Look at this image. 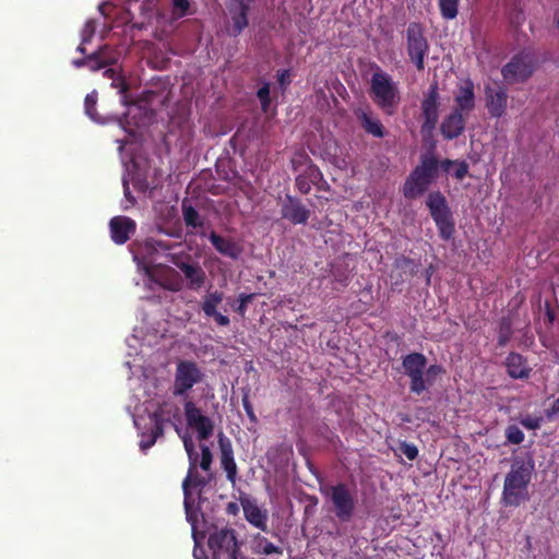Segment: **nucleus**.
Segmentation results:
<instances>
[{
  "label": "nucleus",
  "instance_id": "nucleus-1",
  "mask_svg": "<svg viewBox=\"0 0 559 559\" xmlns=\"http://www.w3.org/2000/svg\"><path fill=\"white\" fill-rule=\"evenodd\" d=\"M535 468L531 456H516L511 463L503 483L501 502L506 507H519L530 500L528 485Z\"/></svg>",
  "mask_w": 559,
  "mask_h": 559
},
{
  "label": "nucleus",
  "instance_id": "nucleus-2",
  "mask_svg": "<svg viewBox=\"0 0 559 559\" xmlns=\"http://www.w3.org/2000/svg\"><path fill=\"white\" fill-rule=\"evenodd\" d=\"M435 143L420 155L419 164L407 176L402 193L407 200H416L428 191L439 175V159L435 154Z\"/></svg>",
  "mask_w": 559,
  "mask_h": 559
},
{
  "label": "nucleus",
  "instance_id": "nucleus-3",
  "mask_svg": "<svg viewBox=\"0 0 559 559\" xmlns=\"http://www.w3.org/2000/svg\"><path fill=\"white\" fill-rule=\"evenodd\" d=\"M370 93L376 105L388 115H394L401 102L399 82L379 67L370 80Z\"/></svg>",
  "mask_w": 559,
  "mask_h": 559
},
{
  "label": "nucleus",
  "instance_id": "nucleus-4",
  "mask_svg": "<svg viewBox=\"0 0 559 559\" xmlns=\"http://www.w3.org/2000/svg\"><path fill=\"white\" fill-rule=\"evenodd\" d=\"M426 205L443 240H450L455 231L452 212L445 197L440 191H432L426 199Z\"/></svg>",
  "mask_w": 559,
  "mask_h": 559
},
{
  "label": "nucleus",
  "instance_id": "nucleus-5",
  "mask_svg": "<svg viewBox=\"0 0 559 559\" xmlns=\"http://www.w3.org/2000/svg\"><path fill=\"white\" fill-rule=\"evenodd\" d=\"M323 493L330 499L333 512L341 523L349 522L356 510L355 492L345 483L330 486Z\"/></svg>",
  "mask_w": 559,
  "mask_h": 559
},
{
  "label": "nucleus",
  "instance_id": "nucleus-6",
  "mask_svg": "<svg viewBox=\"0 0 559 559\" xmlns=\"http://www.w3.org/2000/svg\"><path fill=\"white\" fill-rule=\"evenodd\" d=\"M406 48L412 62L417 70H424L425 58L429 52V44L424 34V27L418 22H411L406 28Z\"/></svg>",
  "mask_w": 559,
  "mask_h": 559
},
{
  "label": "nucleus",
  "instance_id": "nucleus-7",
  "mask_svg": "<svg viewBox=\"0 0 559 559\" xmlns=\"http://www.w3.org/2000/svg\"><path fill=\"white\" fill-rule=\"evenodd\" d=\"M203 372L193 360H179L176 365L173 394L185 396L198 383L203 380Z\"/></svg>",
  "mask_w": 559,
  "mask_h": 559
},
{
  "label": "nucleus",
  "instance_id": "nucleus-8",
  "mask_svg": "<svg viewBox=\"0 0 559 559\" xmlns=\"http://www.w3.org/2000/svg\"><path fill=\"white\" fill-rule=\"evenodd\" d=\"M207 545L214 559H238V543L233 528L215 530L210 534Z\"/></svg>",
  "mask_w": 559,
  "mask_h": 559
},
{
  "label": "nucleus",
  "instance_id": "nucleus-9",
  "mask_svg": "<svg viewBox=\"0 0 559 559\" xmlns=\"http://www.w3.org/2000/svg\"><path fill=\"white\" fill-rule=\"evenodd\" d=\"M427 362V357L417 352L407 354L402 358L404 373L409 378V391L418 396L425 392L424 371Z\"/></svg>",
  "mask_w": 559,
  "mask_h": 559
},
{
  "label": "nucleus",
  "instance_id": "nucleus-10",
  "mask_svg": "<svg viewBox=\"0 0 559 559\" xmlns=\"http://www.w3.org/2000/svg\"><path fill=\"white\" fill-rule=\"evenodd\" d=\"M536 66L537 61L533 53L521 52L502 68V76L509 83L523 82L533 74Z\"/></svg>",
  "mask_w": 559,
  "mask_h": 559
},
{
  "label": "nucleus",
  "instance_id": "nucleus-11",
  "mask_svg": "<svg viewBox=\"0 0 559 559\" xmlns=\"http://www.w3.org/2000/svg\"><path fill=\"white\" fill-rule=\"evenodd\" d=\"M121 104L128 106V110L119 123L129 135L134 136L135 129L145 127L153 120V112L146 106L139 103L129 105L127 95L121 96Z\"/></svg>",
  "mask_w": 559,
  "mask_h": 559
},
{
  "label": "nucleus",
  "instance_id": "nucleus-12",
  "mask_svg": "<svg viewBox=\"0 0 559 559\" xmlns=\"http://www.w3.org/2000/svg\"><path fill=\"white\" fill-rule=\"evenodd\" d=\"M183 407L188 426L197 430L199 440H207L214 430L213 420L203 415L192 401H187Z\"/></svg>",
  "mask_w": 559,
  "mask_h": 559
},
{
  "label": "nucleus",
  "instance_id": "nucleus-13",
  "mask_svg": "<svg viewBox=\"0 0 559 559\" xmlns=\"http://www.w3.org/2000/svg\"><path fill=\"white\" fill-rule=\"evenodd\" d=\"M281 215L282 218L294 225H305L311 215V211L300 199L287 194L282 203Z\"/></svg>",
  "mask_w": 559,
  "mask_h": 559
},
{
  "label": "nucleus",
  "instance_id": "nucleus-14",
  "mask_svg": "<svg viewBox=\"0 0 559 559\" xmlns=\"http://www.w3.org/2000/svg\"><path fill=\"white\" fill-rule=\"evenodd\" d=\"M439 93L438 84L433 83L429 86L425 97L421 102V111L425 118L423 129L432 130L439 118Z\"/></svg>",
  "mask_w": 559,
  "mask_h": 559
},
{
  "label": "nucleus",
  "instance_id": "nucleus-15",
  "mask_svg": "<svg viewBox=\"0 0 559 559\" xmlns=\"http://www.w3.org/2000/svg\"><path fill=\"white\" fill-rule=\"evenodd\" d=\"M218 445L221 451V466L226 473V478L234 486L237 481L238 468L234 457L233 444L228 438L221 433L218 438Z\"/></svg>",
  "mask_w": 559,
  "mask_h": 559
},
{
  "label": "nucleus",
  "instance_id": "nucleus-16",
  "mask_svg": "<svg viewBox=\"0 0 559 559\" xmlns=\"http://www.w3.org/2000/svg\"><path fill=\"white\" fill-rule=\"evenodd\" d=\"M110 236L115 243L124 245L135 233V222L127 216H115L109 222Z\"/></svg>",
  "mask_w": 559,
  "mask_h": 559
},
{
  "label": "nucleus",
  "instance_id": "nucleus-17",
  "mask_svg": "<svg viewBox=\"0 0 559 559\" xmlns=\"http://www.w3.org/2000/svg\"><path fill=\"white\" fill-rule=\"evenodd\" d=\"M251 0H230L228 10L231 15L233 26L230 33L234 36L239 35L248 25L247 13Z\"/></svg>",
  "mask_w": 559,
  "mask_h": 559
},
{
  "label": "nucleus",
  "instance_id": "nucleus-18",
  "mask_svg": "<svg viewBox=\"0 0 559 559\" xmlns=\"http://www.w3.org/2000/svg\"><path fill=\"white\" fill-rule=\"evenodd\" d=\"M224 294L215 290L204 296L201 308L204 314L209 318H213L219 326H227L230 320L227 316L222 314L217 311V306L223 301Z\"/></svg>",
  "mask_w": 559,
  "mask_h": 559
},
{
  "label": "nucleus",
  "instance_id": "nucleus-19",
  "mask_svg": "<svg viewBox=\"0 0 559 559\" xmlns=\"http://www.w3.org/2000/svg\"><path fill=\"white\" fill-rule=\"evenodd\" d=\"M209 239L212 246L215 248L217 252L221 254L230 258L233 260H238L242 253V248L236 241L230 238H225L215 231H211L209 235Z\"/></svg>",
  "mask_w": 559,
  "mask_h": 559
},
{
  "label": "nucleus",
  "instance_id": "nucleus-20",
  "mask_svg": "<svg viewBox=\"0 0 559 559\" xmlns=\"http://www.w3.org/2000/svg\"><path fill=\"white\" fill-rule=\"evenodd\" d=\"M487 108L491 116L501 117L507 108L508 95L503 87L486 88Z\"/></svg>",
  "mask_w": 559,
  "mask_h": 559
},
{
  "label": "nucleus",
  "instance_id": "nucleus-21",
  "mask_svg": "<svg viewBox=\"0 0 559 559\" xmlns=\"http://www.w3.org/2000/svg\"><path fill=\"white\" fill-rule=\"evenodd\" d=\"M177 267L183 273L185 277L188 280V287L193 290L200 289L206 280V274L204 270L199 265V263H189L181 261L177 263Z\"/></svg>",
  "mask_w": 559,
  "mask_h": 559
},
{
  "label": "nucleus",
  "instance_id": "nucleus-22",
  "mask_svg": "<svg viewBox=\"0 0 559 559\" xmlns=\"http://www.w3.org/2000/svg\"><path fill=\"white\" fill-rule=\"evenodd\" d=\"M507 372L512 379H527L532 368L521 354L510 353L506 360Z\"/></svg>",
  "mask_w": 559,
  "mask_h": 559
},
{
  "label": "nucleus",
  "instance_id": "nucleus-23",
  "mask_svg": "<svg viewBox=\"0 0 559 559\" xmlns=\"http://www.w3.org/2000/svg\"><path fill=\"white\" fill-rule=\"evenodd\" d=\"M178 414V406L173 402L165 401L150 415V424L164 428L165 424L171 423V418H177Z\"/></svg>",
  "mask_w": 559,
  "mask_h": 559
},
{
  "label": "nucleus",
  "instance_id": "nucleus-24",
  "mask_svg": "<svg viewBox=\"0 0 559 559\" xmlns=\"http://www.w3.org/2000/svg\"><path fill=\"white\" fill-rule=\"evenodd\" d=\"M455 103L457 110L461 111H471L475 106V95H474V83L466 79L459 86L457 94L455 95Z\"/></svg>",
  "mask_w": 559,
  "mask_h": 559
},
{
  "label": "nucleus",
  "instance_id": "nucleus-25",
  "mask_svg": "<svg viewBox=\"0 0 559 559\" xmlns=\"http://www.w3.org/2000/svg\"><path fill=\"white\" fill-rule=\"evenodd\" d=\"M211 478H206L201 476L197 468L194 471H188L187 476L182 481V491H183V504L188 506V501L190 497H192L191 490L194 488H199L200 491L210 484Z\"/></svg>",
  "mask_w": 559,
  "mask_h": 559
},
{
  "label": "nucleus",
  "instance_id": "nucleus-26",
  "mask_svg": "<svg viewBox=\"0 0 559 559\" xmlns=\"http://www.w3.org/2000/svg\"><path fill=\"white\" fill-rule=\"evenodd\" d=\"M362 128L374 138H382L383 134V126L379 118L372 114L371 111H366L359 109L356 112Z\"/></svg>",
  "mask_w": 559,
  "mask_h": 559
},
{
  "label": "nucleus",
  "instance_id": "nucleus-27",
  "mask_svg": "<svg viewBox=\"0 0 559 559\" xmlns=\"http://www.w3.org/2000/svg\"><path fill=\"white\" fill-rule=\"evenodd\" d=\"M243 514L246 520L253 526L265 531L266 530V514L253 502L249 500L241 501Z\"/></svg>",
  "mask_w": 559,
  "mask_h": 559
},
{
  "label": "nucleus",
  "instance_id": "nucleus-28",
  "mask_svg": "<svg viewBox=\"0 0 559 559\" xmlns=\"http://www.w3.org/2000/svg\"><path fill=\"white\" fill-rule=\"evenodd\" d=\"M439 169L461 181L468 175L469 166L465 160L445 158L439 160Z\"/></svg>",
  "mask_w": 559,
  "mask_h": 559
},
{
  "label": "nucleus",
  "instance_id": "nucleus-29",
  "mask_svg": "<svg viewBox=\"0 0 559 559\" xmlns=\"http://www.w3.org/2000/svg\"><path fill=\"white\" fill-rule=\"evenodd\" d=\"M108 50V45L100 46L96 51L88 55L87 68L93 71H99L100 69L117 63V56L105 57V52Z\"/></svg>",
  "mask_w": 559,
  "mask_h": 559
},
{
  "label": "nucleus",
  "instance_id": "nucleus-30",
  "mask_svg": "<svg viewBox=\"0 0 559 559\" xmlns=\"http://www.w3.org/2000/svg\"><path fill=\"white\" fill-rule=\"evenodd\" d=\"M463 130L464 120L459 111L451 114L441 124L442 134L448 139L457 138Z\"/></svg>",
  "mask_w": 559,
  "mask_h": 559
},
{
  "label": "nucleus",
  "instance_id": "nucleus-31",
  "mask_svg": "<svg viewBox=\"0 0 559 559\" xmlns=\"http://www.w3.org/2000/svg\"><path fill=\"white\" fill-rule=\"evenodd\" d=\"M181 209L183 221L188 228L197 229L203 227V218L200 216L199 212L186 200L182 202Z\"/></svg>",
  "mask_w": 559,
  "mask_h": 559
},
{
  "label": "nucleus",
  "instance_id": "nucleus-32",
  "mask_svg": "<svg viewBox=\"0 0 559 559\" xmlns=\"http://www.w3.org/2000/svg\"><path fill=\"white\" fill-rule=\"evenodd\" d=\"M513 323L510 317H502L499 322L498 341L499 347H504L510 342L513 335Z\"/></svg>",
  "mask_w": 559,
  "mask_h": 559
},
{
  "label": "nucleus",
  "instance_id": "nucleus-33",
  "mask_svg": "<svg viewBox=\"0 0 559 559\" xmlns=\"http://www.w3.org/2000/svg\"><path fill=\"white\" fill-rule=\"evenodd\" d=\"M164 435V428L159 426H153L150 424V427L146 432H142V439L140 441V449L145 452L151 447L154 445L156 440Z\"/></svg>",
  "mask_w": 559,
  "mask_h": 559
},
{
  "label": "nucleus",
  "instance_id": "nucleus-34",
  "mask_svg": "<svg viewBox=\"0 0 559 559\" xmlns=\"http://www.w3.org/2000/svg\"><path fill=\"white\" fill-rule=\"evenodd\" d=\"M253 551L255 554L263 555L283 554V550L280 547L275 546L273 543L269 542L266 537L261 536L260 534L254 539Z\"/></svg>",
  "mask_w": 559,
  "mask_h": 559
},
{
  "label": "nucleus",
  "instance_id": "nucleus-35",
  "mask_svg": "<svg viewBox=\"0 0 559 559\" xmlns=\"http://www.w3.org/2000/svg\"><path fill=\"white\" fill-rule=\"evenodd\" d=\"M394 269L401 270L408 278L414 277L418 273V264L411 258L400 255L394 260Z\"/></svg>",
  "mask_w": 559,
  "mask_h": 559
},
{
  "label": "nucleus",
  "instance_id": "nucleus-36",
  "mask_svg": "<svg viewBox=\"0 0 559 559\" xmlns=\"http://www.w3.org/2000/svg\"><path fill=\"white\" fill-rule=\"evenodd\" d=\"M103 74L105 78L111 80V87L117 88L119 94H121L122 96L126 95L127 85L123 81L121 73L117 69H106Z\"/></svg>",
  "mask_w": 559,
  "mask_h": 559
},
{
  "label": "nucleus",
  "instance_id": "nucleus-37",
  "mask_svg": "<svg viewBox=\"0 0 559 559\" xmlns=\"http://www.w3.org/2000/svg\"><path fill=\"white\" fill-rule=\"evenodd\" d=\"M96 104H97V93L95 91L91 92L86 95L84 100L85 114L95 122L105 123V120H102L96 112Z\"/></svg>",
  "mask_w": 559,
  "mask_h": 559
},
{
  "label": "nucleus",
  "instance_id": "nucleus-38",
  "mask_svg": "<svg viewBox=\"0 0 559 559\" xmlns=\"http://www.w3.org/2000/svg\"><path fill=\"white\" fill-rule=\"evenodd\" d=\"M445 372L444 368L441 365L432 364L430 366H426L424 371V382H425V391H427L430 386L433 385L435 380L438 376L443 374Z\"/></svg>",
  "mask_w": 559,
  "mask_h": 559
},
{
  "label": "nucleus",
  "instance_id": "nucleus-39",
  "mask_svg": "<svg viewBox=\"0 0 559 559\" xmlns=\"http://www.w3.org/2000/svg\"><path fill=\"white\" fill-rule=\"evenodd\" d=\"M459 0H439L441 15L447 20H452L457 15Z\"/></svg>",
  "mask_w": 559,
  "mask_h": 559
},
{
  "label": "nucleus",
  "instance_id": "nucleus-40",
  "mask_svg": "<svg viewBox=\"0 0 559 559\" xmlns=\"http://www.w3.org/2000/svg\"><path fill=\"white\" fill-rule=\"evenodd\" d=\"M506 438L511 444H520L524 440V433L518 426L511 425L506 429Z\"/></svg>",
  "mask_w": 559,
  "mask_h": 559
},
{
  "label": "nucleus",
  "instance_id": "nucleus-41",
  "mask_svg": "<svg viewBox=\"0 0 559 559\" xmlns=\"http://www.w3.org/2000/svg\"><path fill=\"white\" fill-rule=\"evenodd\" d=\"M200 448H201V459L199 462V466L204 472H207V471H210L212 462H213V454L206 444H201Z\"/></svg>",
  "mask_w": 559,
  "mask_h": 559
},
{
  "label": "nucleus",
  "instance_id": "nucleus-42",
  "mask_svg": "<svg viewBox=\"0 0 559 559\" xmlns=\"http://www.w3.org/2000/svg\"><path fill=\"white\" fill-rule=\"evenodd\" d=\"M95 31V22L93 20L86 21L80 34L82 44H88L94 37Z\"/></svg>",
  "mask_w": 559,
  "mask_h": 559
},
{
  "label": "nucleus",
  "instance_id": "nucleus-43",
  "mask_svg": "<svg viewBox=\"0 0 559 559\" xmlns=\"http://www.w3.org/2000/svg\"><path fill=\"white\" fill-rule=\"evenodd\" d=\"M542 417L533 415H526L521 418V425L530 430L538 429L542 425Z\"/></svg>",
  "mask_w": 559,
  "mask_h": 559
},
{
  "label": "nucleus",
  "instance_id": "nucleus-44",
  "mask_svg": "<svg viewBox=\"0 0 559 559\" xmlns=\"http://www.w3.org/2000/svg\"><path fill=\"white\" fill-rule=\"evenodd\" d=\"M190 7V0H173L174 14L182 17L187 14Z\"/></svg>",
  "mask_w": 559,
  "mask_h": 559
},
{
  "label": "nucleus",
  "instance_id": "nucleus-45",
  "mask_svg": "<svg viewBox=\"0 0 559 559\" xmlns=\"http://www.w3.org/2000/svg\"><path fill=\"white\" fill-rule=\"evenodd\" d=\"M400 450L409 461H414L418 456V449L413 443L404 441L400 444Z\"/></svg>",
  "mask_w": 559,
  "mask_h": 559
},
{
  "label": "nucleus",
  "instance_id": "nucleus-46",
  "mask_svg": "<svg viewBox=\"0 0 559 559\" xmlns=\"http://www.w3.org/2000/svg\"><path fill=\"white\" fill-rule=\"evenodd\" d=\"M257 95L261 102L263 111H266L267 107L270 105V86H269V84H264L262 87H260L258 90Z\"/></svg>",
  "mask_w": 559,
  "mask_h": 559
},
{
  "label": "nucleus",
  "instance_id": "nucleus-47",
  "mask_svg": "<svg viewBox=\"0 0 559 559\" xmlns=\"http://www.w3.org/2000/svg\"><path fill=\"white\" fill-rule=\"evenodd\" d=\"M253 294H241L239 296V302L238 306L235 308V311L239 313L240 316H245L247 311L248 304L253 299Z\"/></svg>",
  "mask_w": 559,
  "mask_h": 559
},
{
  "label": "nucleus",
  "instance_id": "nucleus-48",
  "mask_svg": "<svg viewBox=\"0 0 559 559\" xmlns=\"http://www.w3.org/2000/svg\"><path fill=\"white\" fill-rule=\"evenodd\" d=\"M295 183L298 191L302 194H308L311 190V182L304 175L297 176Z\"/></svg>",
  "mask_w": 559,
  "mask_h": 559
},
{
  "label": "nucleus",
  "instance_id": "nucleus-49",
  "mask_svg": "<svg viewBox=\"0 0 559 559\" xmlns=\"http://www.w3.org/2000/svg\"><path fill=\"white\" fill-rule=\"evenodd\" d=\"M183 506H185L187 520L194 526V523L197 521V512L194 510V499L192 497H190V500L188 501V507H187V504H183Z\"/></svg>",
  "mask_w": 559,
  "mask_h": 559
},
{
  "label": "nucleus",
  "instance_id": "nucleus-50",
  "mask_svg": "<svg viewBox=\"0 0 559 559\" xmlns=\"http://www.w3.org/2000/svg\"><path fill=\"white\" fill-rule=\"evenodd\" d=\"M546 418L552 420L559 416V396L552 402L551 406L545 411Z\"/></svg>",
  "mask_w": 559,
  "mask_h": 559
},
{
  "label": "nucleus",
  "instance_id": "nucleus-51",
  "mask_svg": "<svg viewBox=\"0 0 559 559\" xmlns=\"http://www.w3.org/2000/svg\"><path fill=\"white\" fill-rule=\"evenodd\" d=\"M242 406L248 415V417L251 419V420H255V415H254V412H253V408H252V405L249 401V397L247 395H245L242 397Z\"/></svg>",
  "mask_w": 559,
  "mask_h": 559
},
{
  "label": "nucleus",
  "instance_id": "nucleus-52",
  "mask_svg": "<svg viewBox=\"0 0 559 559\" xmlns=\"http://www.w3.org/2000/svg\"><path fill=\"white\" fill-rule=\"evenodd\" d=\"M278 83L282 87H286L289 83H290V80H289V71L288 70H282L278 72Z\"/></svg>",
  "mask_w": 559,
  "mask_h": 559
},
{
  "label": "nucleus",
  "instance_id": "nucleus-53",
  "mask_svg": "<svg viewBox=\"0 0 559 559\" xmlns=\"http://www.w3.org/2000/svg\"><path fill=\"white\" fill-rule=\"evenodd\" d=\"M182 441H183V447H185V450H186L188 456H191L192 453L197 452L194 442L192 441V439L190 437H185Z\"/></svg>",
  "mask_w": 559,
  "mask_h": 559
},
{
  "label": "nucleus",
  "instance_id": "nucleus-54",
  "mask_svg": "<svg viewBox=\"0 0 559 559\" xmlns=\"http://www.w3.org/2000/svg\"><path fill=\"white\" fill-rule=\"evenodd\" d=\"M188 460H189V468L188 471H194L195 468H198V465H199V453L198 452H194L192 453L191 456H188Z\"/></svg>",
  "mask_w": 559,
  "mask_h": 559
},
{
  "label": "nucleus",
  "instance_id": "nucleus-55",
  "mask_svg": "<svg viewBox=\"0 0 559 559\" xmlns=\"http://www.w3.org/2000/svg\"><path fill=\"white\" fill-rule=\"evenodd\" d=\"M87 62H90L88 55L85 58L72 60V66L79 69V68L87 67Z\"/></svg>",
  "mask_w": 559,
  "mask_h": 559
},
{
  "label": "nucleus",
  "instance_id": "nucleus-56",
  "mask_svg": "<svg viewBox=\"0 0 559 559\" xmlns=\"http://www.w3.org/2000/svg\"><path fill=\"white\" fill-rule=\"evenodd\" d=\"M123 188H124V195L129 199V200H132L134 201V198L131 197V192H130V189H129V185L127 181H124L123 183Z\"/></svg>",
  "mask_w": 559,
  "mask_h": 559
},
{
  "label": "nucleus",
  "instance_id": "nucleus-57",
  "mask_svg": "<svg viewBox=\"0 0 559 559\" xmlns=\"http://www.w3.org/2000/svg\"><path fill=\"white\" fill-rule=\"evenodd\" d=\"M227 510L229 513L235 514L238 511V506L235 502H230L227 506Z\"/></svg>",
  "mask_w": 559,
  "mask_h": 559
},
{
  "label": "nucleus",
  "instance_id": "nucleus-58",
  "mask_svg": "<svg viewBox=\"0 0 559 559\" xmlns=\"http://www.w3.org/2000/svg\"><path fill=\"white\" fill-rule=\"evenodd\" d=\"M114 55L117 56V60L119 59V56L120 53L114 49H111L109 46H108V50L105 52V57H112Z\"/></svg>",
  "mask_w": 559,
  "mask_h": 559
},
{
  "label": "nucleus",
  "instance_id": "nucleus-59",
  "mask_svg": "<svg viewBox=\"0 0 559 559\" xmlns=\"http://www.w3.org/2000/svg\"><path fill=\"white\" fill-rule=\"evenodd\" d=\"M85 45L86 44H82V41H81L80 45L76 48V51L82 53V55H85L86 53Z\"/></svg>",
  "mask_w": 559,
  "mask_h": 559
},
{
  "label": "nucleus",
  "instance_id": "nucleus-60",
  "mask_svg": "<svg viewBox=\"0 0 559 559\" xmlns=\"http://www.w3.org/2000/svg\"><path fill=\"white\" fill-rule=\"evenodd\" d=\"M430 276H431V271L430 269L426 270V280H427V284L430 283Z\"/></svg>",
  "mask_w": 559,
  "mask_h": 559
},
{
  "label": "nucleus",
  "instance_id": "nucleus-61",
  "mask_svg": "<svg viewBox=\"0 0 559 559\" xmlns=\"http://www.w3.org/2000/svg\"><path fill=\"white\" fill-rule=\"evenodd\" d=\"M547 316L549 318V321L552 322L554 321V314H552V312L549 309H547Z\"/></svg>",
  "mask_w": 559,
  "mask_h": 559
},
{
  "label": "nucleus",
  "instance_id": "nucleus-62",
  "mask_svg": "<svg viewBox=\"0 0 559 559\" xmlns=\"http://www.w3.org/2000/svg\"><path fill=\"white\" fill-rule=\"evenodd\" d=\"M104 5H105V4H99V5H98V9H99V11H100L102 13H103V8H104Z\"/></svg>",
  "mask_w": 559,
  "mask_h": 559
},
{
  "label": "nucleus",
  "instance_id": "nucleus-63",
  "mask_svg": "<svg viewBox=\"0 0 559 559\" xmlns=\"http://www.w3.org/2000/svg\"><path fill=\"white\" fill-rule=\"evenodd\" d=\"M230 143L233 144L234 148L236 150V144H237L238 142L233 141V142H230Z\"/></svg>",
  "mask_w": 559,
  "mask_h": 559
}]
</instances>
